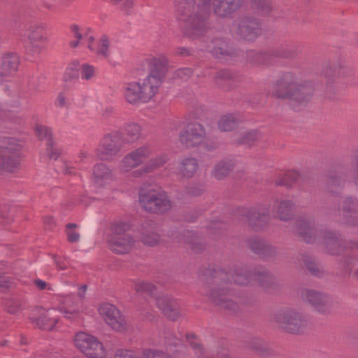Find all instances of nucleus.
<instances>
[{
  "mask_svg": "<svg viewBox=\"0 0 358 358\" xmlns=\"http://www.w3.org/2000/svg\"><path fill=\"white\" fill-rule=\"evenodd\" d=\"M231 277L234 282L239 285H247L252 279L268 292L275 291L278 288L274 276L263 266L256 267L252 271H249L243 267L235 266L230 270L229 273L221 268L206 269L203 278L206 294L216 306L232 312H236L238 306L234 301L227 299L231 290Z\"/></svg>",
  "mask_w": 358,
  "mask_h": 358,
  "instance_id": "f257e3e1",
  "label": "nucleus"
},
{
  "mask_svg": "<svg viewBox=\"0 0 358 358\" xmlns=\"http://www.w3.org/2000/svg\"><path fill=\"white\" fill-rule=\"evenodd\" d=\"M211 1L174 0L176 17L185 36L199 38L210 29Z\"/></svg>",
  "mask_w": 358,
  "mask_h": 358,
  "instance_id": "f03ea898",
  "label": "nucleus"
},
{
  "mask_svg": "<svg viewBox=\"0 0 358 358\" xmlns=\"http://www.w3.org/2000/svg\"><path fill=\"white\" fill-rule=\"evenodd\" d=\"M310 82L301 83L292 71L283 72L272 85L271 96L278 99L289 100L299 105L306 104L313 94Z\"/></svg>",
  "mask_w": 358,
  "mask_h": 358,
  "instance_id": "7ed1b4c3",
  "label": "nucleus"
},
{
  "mask_svg": "<svg viewBox=\"0 0 358 358\" xmlns=\"http://www.w3.org/2000/svg\"><path fill=\"white\" fill-rule=\"evenodd\" d=\"M301 52V45L287 40L277 44L265 52L252 51L249 54L251 62L255 65H273L278 59H293Z\"/></svg>",
  "mask_w": 358,
  "mask_h": 358,
  "instance_id": "20e7f679",
  "label": "nucleus"
},
{
  "mask_svg": "<svg viewBox=\"0 0 358 358\" xmlns=\"http://www.w3.org/2000/svg\"><path fill=\"white\" fill-rule=\"evenodd\" d=\"M273 321L284 331L292 334H302L309 328L306 316L294 308H285L278 310Z\"/></svg>",
  "mask_w": 358,
  "mask_h": 358,
  "instance_id": "39448f33",
  "label": "nucleus"
},
{
  "mask_svg": "<svg viewBox=\"0 0 358 358\" xmlns=\"http://www.w3.org/2000/svg\"><path fill=\"white\" fill-rule=\"evenodd\" d=\"M139 203L145 211L155 214L164 213L171 208V202L166 192L152 186L140 188Z\"/></svg>",
  "mask_w": 358,
  "mask_h": 358,
  "instance_id": "423d86ee",
  "label": "nucleus"
},
{
  "mask_svg": "<svg viewBox=\"0 0 358 358\" xmlns=\"http://www.w3.org/2000/svg\"><path fill=\"white\" fill-rule=\"evenodd\" d=\"M155 81L150 82L148 79L138 81H131L125 84L123 96L125 101L132 105L138 106L148 103L158 92Z\"/></svg>",
  "mask_w": 358,
  "mask_h": 358,
  "instance_id": "0eeeda50",
  "label": "nucleus"
},
{
  "mask_svg": "<svg viewBox=\"0 0 358 358\" xmlns=\"http://www.w3.org/2000/svg\"><path fill=\"white\" fill-rule=\"evenodd\" d=\"M21 148L18 141L13 138H6L0 143V176L20 169Z\"/></svg>",
  "mask_w": 358,
  "mask_h": 358,
  "instance_id": "6e6552de",
  "label": "nucleus"
},
{
  "mask_svg": "<svg viewBox=\"0 0 358 358\" xmlns=\"http://www.w3.org/2000/svg\"><path fill=\"white\" fill-rule=\"evenodd\" d=\"M123 147L122 137L119 131L105 135L96 150V155L101 161H110L118 155Z\"/></svg>",
  "mask_w": 358,
  "mask_h": 358,
  "instance_id": "1a4fd4ad",
  "label": "nucleus"
},
{
  "mask_svg": "<svg viewBox=\"0 0 358 358\" xmlns=\"http://www.w3.org/2000/svg\"><path fill=\"white\" fill-rule=\"evenodd\" d=\"M74 343L76 348L89 358H103L106 356L103 344L86 333H78L75 336Z\"/></svg>",
  "mask_w": 358,
  "mask_h": 358,
  "instance_id": "9d476101",
  "label": "nucleus"
},
{
  "mask_svg": "<svg viewBox=\"0 0 358 358\" xmlns=\"http://www.w3.org/2000/svg\"><path fill=\"white\" fill-rule=\"evenodd\" d=\"M206 137L204 127L199 122H192L188 123L181 130L179 140L181 144L187 148H194L203 143Z\"/></svg>",
  "mask_w": 358,
  "mask_h": 358,
  "instance_id": "9b49d317",
  "label": "nucleus"
},
{
  "mask_svg": "<svg viewBox=\"0 0 358 358\" xmlns=\"http://www.w3.org/2000/svg\"><path fill=\"white\" fill-rule=\"evenodd\" d=\"M99 312L113 330L118 332H125L128 330L124 315L114 305L109 303H101Z\"/></svg>",
  "mask_w": 358,
  "mask_h": 358,
  "instance_id": "f8f14e48",
  "label": "nucleus"
},
{
  "mask_svg": "<svg viewBox=\"0 0 358 358\" xmlns=\"http://www.w3.org/2000/svg\"><path fill=\"white\" fill-rule=\"evenodd\" d=\"M324 239V244L325 249L329 255H341L348 254V249L358 248V243L350 241L348 245H345V243L338 238L336 233L324 230L320 231Z\"/></svg>",
  "mask_w": 358,
  "mask_h": 358,
  "instance_id": "ddd939ff",
  "label": "nucleus"
},
{
  "mask_svg": "<svg viewBox=\"0 0 358 358\" xmlns=\"http://www.w3.org/2000/svg\"><path fill=\"white\" fill-rule=\"evenodd\" d=\"M301 296L304 301L311 304L318 313L325 315L334 313L333 301L325 294L313 289H304L302 291Z\"/></svg>",
  "mask_w": 358,
  "mask_h": 358,
  "instance_id": "4468645a",
  "label": "nucleus"
},
{
  "mask_svg": "<svg viewBox=\"0 0 358 358\" xmlns=\"http://www.w3.org/2000/svg\"><path fill=\"white\" fill-rule=\"evenodd\" d=\"M262 32L261 22L252 16H242L238 20L237 35L242 39L252 41Z\"/></svg>",
  "mask_w": 358,
  "mask_h": 358,
  "instance_id": "2eb2a0df",
  "label": "nucleus"
},
{
  "mask_svg": "<svg viewBox=\"0 0 358 358\" xmlns=\"http://www.w3.org/2000/svg\"><path fill=\"white\" fill-rule=\"evenodd\" d=\"M150 155L151 150L148 147H139L123 157L119 166L120 169L124 173L129 172L145 163Z\"/></svg>",
  "mask_w": 358,
  "mask_h": 358,
  "instance_id": "dca6fc26",
  "label": "nucleus"
},
{
  "mask_svg": "<svg viewBox=\"0 0 358 358\" xmlns=\"http://www.w3.org/2000/svg\"><path fill=\"white\" fill-rule=\"evenodd\" d=\"M27 38L29 50L33 55H39L45 48L48 42L45 27L43 24L31 26Z\"/></svg>",
  "mask_w": 358,
  "mask_h": 358,
  "instance_id": "f3484780",
  "label": "nucleus"
},
{
  "mask_svg": "<svg viewBox=\"0 0 358 358\" xmlns=\"http://www.w3.org/2000/svg\"><path fill=\"white\" fill-rule=\"evenodd\" d=\"M342 206L339 208V220L344 224L358 229V203L352 197L341 200Z\"/></svg>",
  "mask_w": 358,
  "mask_h": 358,
  "instance_id": "a211bd4d",
  "label": "nucleus"
},
{
  "mask_svg": "<svg viewBox=\"0 0 358 358\" xmlns=\"http://www.w3.org/2000/svg\"><path fill=\"white\" fill-rule=\"evenodd\" d=\"M168 60L165 57L152 58L149 64V74L145 78L150 82L155 81L156 90L159 91L167 71Z\"/></svg>",
  "mask_w": 358,
  "mask_h": 358,
  "instance_id": "6ab92c4d",
  "label": "nucleus"
},
{
  "mask_svg": "<svg viewBox=\"0 0 358 358\" xmlns=\"http://www.w3.org/2000/svg\"><path fill=\"white\" fill-rule=\"evenodd\" d=\"M242 213L246 217L249 224L256 231L262 229L268 219V210L265 207L243 208Z\"/></svg>",
  "mask_w": 358,
  "mask_h": 358,
  "instance_id": "aec40b11",
  "label": "nucleus"
},
{
  "mask_svg": "<svg viewBox=\"0 0 358 358\" xmlns=\"http://www.w3.org/2000/svg\"><path fill=\"white\" fill-rule=\"evenodd\" d=\"M157 307L170 320L176 321L181 316L178 303L168 296H161L155 299Z\"/></svg>",
  "mask_w": 358,
  "mask_h": 358,
  "instance_id": "412c9836",
  "label": "nucleus"
},
{
  "mask_svg": "<svg viewBox=\"0 0 358 358\" xmlns=\"http://www.w3.org/2000/svg\"><path fill=\"white\" fill-rule=\"evenodd\" d=\"M20 64V57L15 53H7L2 56L0 65V83L7 80L15 74Z\"/></svg>",
  "mask_w": 358,
  "mask_h": 358,
  "instance_id": "4be33fe9",
  "label": "nucleus"
},
{
  "mask_svg": "<svg viewBox=\"0 0 358 358\" xmlns=\"http://www.w3.org/2000/svg\"><path fill=\"white\" fill-rule=\"evenodd\" d=\"M134 243L135 241L130 234L111 236L108 240L110 249L119 255L129 253L132 250Z\"/></svg>",
  "mask_w": 358,
  "mask_h": 358,
  "instance_id": "5701e85b",
  "label": "nucleus"
},
{
  "mask_svg": "<svg viewBox=\"0 0 358 358\" xmlns=\"http://www.w3.org/2000/svg\"><path fill=\"white\" fill-rule=\"evenodd\" d=\"M245 0H214L213 10L222 17H230L243 4Z\"/></svg>",
  "mask_w": 358,
  "mask_h": 358,
  "instance_id": "b1692460",
  "label": "nucleus"
},
{
  "mask_svg": "<svg viewBox=\"0 0 358 358\" xmlns=\"http://www.w3.org/2000/svg\"><path fill=\"white\" fill-rule=\"evenodd\" d=\"M36 131L39 140H47L46 150L50 159L57 160L62 154V150L54 147L52 134L50 129L45 126L41 125L36 127Z\"/></svg>",
  "mask_w": 358,
  "mask_h": 358,
  "instance_id": "393cba45",
  "label": "nucleus"
},
{
  "mask_svg": "<svg viewBox=\"0 0 358 358\" xmlns=\"http://www.w3.org/2000/svg\"><path fill=\"white\" fill-rule=\"evenodd\" d=\"M248 247L256 254L263 257L273 256L275 249L268 242L258 237H252L247 241Z\"/></svg>",
  "mask_w": 358,
  "mask_h": 358,
  "instance_id": "a878e982",
  "label": "nucleus"
},
{
  "mask_svg": "<svg viewBox=\"0 0 358 358\" xmlns=\"http://www.w3.org/2000/svg\"><path fill=\"white\" fill-rule=\"evenodd\" d=\"M215 85L224 91L233 89L238 84L236 76L231 71L224 69L219 71L214 78Z\"/></svg>",
  "mask_w": 358,
  "mask_h": 358,
  "instance_id": "bb28decb",
  "label": "nucleus"
},
{
  "mask_svg": "<svg viewBox=\"0 0 358 358\" xmlns=\"http://www.w3.org/2000/svg\"><path fill=\"white\" fill-rule=\"evenodd\" d=\"M199 169L197 160L194 157L183 159L178 164V175L181 178H191L196 173Z\"/></svg>",
  "mask_w": 358,
  "mask_h": 358,
  "instance_id": "cd10ccee",
  "label": "nucleus"
},
{
  "mask_svg": "<svg viewBox=\"0 0 358 358\" xmlns=\"http://www.w3.org/2000/svg\"><path fill=\"white\" fill-rule=\"evenodd\" d=\"M123 142L134 143L141 136L142 128L141 125L136 122H129L125 124L120 133Z\"/></svg>",
  "mask_w": 358,
  "mask_h": 358,
  "instance_id": "c85d7f7f",
  "label": "nucleus"
},
{
  "mask_svg": "<svg viewBox=\"0 0 358 358\" xmlns=\"http://www.w3.org/2000/svg\"><path fill=\"white\" fill-rule=\"evenodd\" d=\"M245 348L261 357L267 358L272 355V351L267 344L257 338H251L245 341Z\"/></svg>",
  "mask_w": 358,
  "mask_h": 358,
  "instance_id": "c756f323",
  "label": "nucleus"
},
{
  "mask_svg": "<svg viewBox=\"0 0 358 358\" xmlns=\"http://www.w3.org/2000/svg\"><path fill=\"white\" fill-rule=\"evenodd\" d=\"M297 232L307 243H314L316 240L317 234H318V231L312 227L311 223L306 220L298 221Z\"/></svg>",
  "mask_w": 358,
  "mask_h": 358,
  "instance_id": "7c9ffc66",
  "label": "nucleus"
},
{
  "mask_svg": "<svg viewBox=\"0 0 358 358\" xmlns=\"http://www.w3.org/2000/svg\"><path fill=\"white\" fill-rule=\"evenodd\" d=\"M93 176L95 183L103 186L106 180L113 178L111 169L105 164L100 163L93 167Z\"/></svg>",
  "mask_w": 358,
  "mask_h": 358,
  "instance_id": "2f4dec72",
  "label": "nucleus"
},
{
  "mask_svg": "<svg viewBox=\"0 0 358 358\" xmlns=\"http://www.w3.org/2000/svg\"><path fill=\"white\" fill-rule=\"evenodd\" d=\"M33 322H36L38 327L43 330L51 331L54 329L55 324L59 321V317L54 315L52 313L47 311L41 314L36 320L31 319Z\"/></svg>",
  "mask_w": 358,
  "mask_h": 358,
  "instance_id": "473e14b6",
  "label": "nucleus"
},
{
  "mask_svg": "<svg viewBox=\"0 0 358 358\" xmlns=\"http://www.w3.org/2000/svg\"><path fill=\"white\" fill-rule=\"evenodd\" d=\"M168 161L166 155H160L155 158L151 159L142 169L134 172L136 177H140L143 174L152 172L155 169L164 166Z\"/></svg>",
  "mask_w": 358,
  "mask_h": 358,
  "instance_id": "72a5a7b5",
  "label": "nucleus"
},
{
  "mask_svg": "<svg viewBox=\"0 0 358 358\" xmlns=\"http://www.w3.org/2000/svg\"><path fill=\"white\" fill-rule=\"evenodd\" d=\"M343 171L331 173L327 178L326 189L327 192L337 193L344 185L345 180Z\"/></svg>",
  "mask_w": 358,
  "mask_h": 358,
  "instance_id": "f704fd0d",
  "label": "nucleus"
},
{
  "mask_svg": "<svg viewBox=\"0 0 358 358\" xmlns=\"http://www.w3.org/2000/svg\"><path fill=\"white\" fill-rule=\"evenodd\" d=\"M241 122L242 118L238 114L229 113L220 118L218 127L222 131H229L236 129Z\"/></svg>",
  "mask_w": 358,
  "mask_h": 358,
  "instance_id": "c9c22d12",
  "label": "nucleus"
},
{
  "mask_svg": "<svg viewBox=\"0 0 358 358\" xmlns=\"http://www.w3.org/2000/svg\"><path fill=\"white\" fill-rule=\"evenodd\" d=\"M25 304V299L21 297L6 299L3 301L6 311L12 315L20 313L24 309Z\"/></svg>",
  "mask_w": 358,
  "mask_h": 358,
  "instance_id": "e433bc0d",
  "label": "nucleus"
},
{
  "mask_svg": "<svg viewBox=\"0 0 358 358\" xmlns=\"http://www.w3.org/2000/svg\"><path fill=\"white\" fill-rule=\"evenodd\" d=\"M233 167L234 164L230 160L220 161L215 165L213 175L217 180H223L229 175Z\"/></svg>",
  "mask_w": 358,
  "mask_h": 358,
  "instance_id": "4c0bfd02",
  "label": "nucleus"
},
{
  "mask_svg": "<svg viewBox=\"0 0 358 358\" xmlns=\"http://www.w3.org/2000/svg\"><path fill=\"white\" fill-rule=\"evenodd\" d=\"M80 64L78 61H74L69 64L66 68L64 76V81L65 83V87H68L69 85L75 81H77L79 78V69Z\"/></svg>",
  "mask_w": 358,
  "mask_h": 358,
  "instance_id": "58836bf2",
  "label": "nucleus"
},
{
  "mask_svg": "<svg viewBox=\"0 0 358 358\" xmlns=\"http://www.w3.org/2000/svg\"><path fill=\"white\" fill-rule=\"evenodd\" d=\"M251 5L253 9L262 15H268L274 10L271 0H251Z\"/></svg>",
  "mask_w": 358,
  "mask_h": 358,
  "instance_id": "ea45409f",
  "label": "nucleus"
},
{
  "mask_svg": "<svg viewBox=\"0 0 358 358\" xmlns=\"http://www.w3.org/2000/svg\"><path fill=\"white\" fill-rule=\"evenodd\" d=\"M261 138L262 135L257 131L252 130L244 134L237 140L236 143L238 145L250 147L256 145Z\"/></svg>",
  "mask_w": 358,
  "mask_h": 358,
  "instance_id": "a19ab883",
  "label": "nucleus"
},
{
  "mask_svg": "<svg viewBox=\"0 0 358 358\" xmlns=\"http://www.w3.org/2000/svg\"><path fill=\"white\" fill-rule=\"evenodd\" d=\"M160 236L152 229L143 228L141 231V241L148 246H155L159 242Z\"/></svg>",
  "mask_w": 358,
  "mask_h": 358,
  "instance_id": "79ce46f5",
  "label": "nucleus"
},
{
  "mask_svg": "<svg viewBox=\"0 0 358 358\" xmlns=\"http://www.w3.org/2000/svg\"><path fill=\"white\" fill-rule=\"evenodd\" d=\"M293 203L290 201H282L278 206L277 213L279 218L283 221H288L293 215Z\"/></svg>",
  "mask_w": 358,
  "mask_h": 358,
  "instance_id": "37998d69",
  "label": "nucleus"
},
{
  "mask_svg": "<svg viewBox=\"0 0 358 358\" xmlns=\"http://www.w3.org/2000/svg\"><path fill=\"white\" fill-rule=\"evenodd\" d=\"M213 45L212 52L216 56L228 55L230 54V46L229 43L222 38H216L212 41Z\"/></svg>",
  "mask_w": 358,
  "mask_h": 358,
  "instance_id": "c03bdc74",
  "label": "nucleus"
},
{
  "mask_svg": "<svg viewBox=\"0 0 358 358\" xmlns=\"http://www.w3.org/2000/svg\"><path fill=\"white\" fill-rule=\"evenodd\" d=\"M299 178L300 175L297 172H289L282 179L276 180L275 184L277 186H285L287 188L292 187Z\"/></svg>",
  "mask_w": 358,
  "mask_h": 358,
  "instance_id": "a18cd8bd",
  "label": "nucleus"
},
{
  "mask_svg": "<svg viewBox=\"0 0 358 358\" xmlns=\"http://www.w3.org/2000/svg\"><path fill=\"white\" fill-rule=\"evenodd\" d=\"M164 345L167 350L177 352L179 350H173V348H180L182 346V341L172 333L167 332L164 337Z\"/></svg>",
  "mask_w": 358,
  "mask_h": 358,
  "instance_id": "49530a36",
  "label": "nucleus"
},
{
  "mask_svg": "<svg viewBox=\"0 0 358 358\" xmlns=\"http://www.w3.org/2000/svg\"><path fill=\"white\" fill-rule=\"evenodd\" d=\"M184 239L185 243L189 244L195 252H200L204 249V245L199 241L198 237L194 238V234L192 231H188Z\"/></svg>",
  "mask_w": 358,
  "mask_h": 358,
  "instance_id": "de8ad7c7",
  "label": "nucleus"
},
{
  "mask_svg": "<svg viewBox=\"0 0 358 358\" xmlns=\"http://www.w3.org/2000/svg\"><path fill=\"white\" fill-rule=\"evenodd\" d=\"M142 358H176V355H170L160 350L145 349L142 352Z\"/></svg>",
  "mask_w": 358,
  "mask_h": 358,
  "instance_id": "09e8293b",
  "label": "nucleus"
},
{
  "mask_svg": "<svg viewBox=\"0 0 358 358\" xmlns=\"http://www.w3.org/2000/svg\"><path fill=\"white\" fill-rule=\"evenodd\" d=\"M109 45L110 42L108 36L103 35L99 40V47L96 50L97 56L107 59L109 57Z\"/></svg>",
  "mask_w": 358,
  "mask_h": 358,
  "instance_id": "8fccbe9b",
  "label": "nucleus"
},
{
  "mask_svg": "<svg viewBox=\"0 0 358 358\" xmlns=\"http://www.w3.org/2000/svg\"><path fill=\"white\" fill-rule=\"evenodd\" d=\"M78 225L74 223H69L66 225L65 233L67 237V241L69 243H77L80 239V234L74 230L77 228Z\"/></svg>",
  "mask_w": 358,
  "mask_h": 358,
  "instance_id": "3c124183",
  "label": "nucleus"
},
{
  "mask_svg": "<svg viewBox=\"0 0 358 358\" xmlns=\"http://www.w3.org/2000/svg\"><path fill=\"white\" fill-rule=\"evenodd\" d=\"M134 289L138 293L152 294L156 289V287L150 282L141 281L135 283Z\"/></svg>",
  "mask_w": 358,
  "mask_h": 358,
  "instance_id": "603ef678",
  "label": "nucleus"
},
{
  "mask_svg": "<svg viewBox=\"0 0 358 358\" xmlns=\"http://www.w3.org/2000/svg\"><path fill=\"white\" fill-rule=\"evenodd\" d=\"M355 75L353 69L348 66H339L337 69V77H341L347 80H352Z\"/></svg>",
  "mask_w": 358,
  "mask_h": 358,
  "instance_id": "864d4df0",
  "label": "nucleus"
},
{
  "mask_svg": "<svg viewBox=\"0 0 358 358\" xmlns=\"http://www.w3.org/2000/svg\"><path fill=\"white\" fill-rule=\"evenodd\" d=\"M303 261L312 275L320 276L322 274V271H320L317 264L312 260L311 257L305 256Z\"/></svg>",
  "mask_w": 358,
  "mask_h": 358,
  "instance_id": "5fc2aeb1",
  "label": "nucleus"
},
{
  "mask_svg": "<svg viewBox=\"0 0 358 358\" xmlns=\"http://www.w3.org/2000/svg\"><path fill=\"white\" fill-rule=\"evenodd\" d=\"M130 228V225L126 222H117L113 224L112 226V236H122L123 234H127L124 233L128 231Z\"/></svg>",
  "mask_w": 358,
  "mask_h": 358,
  "instance_id": "6e6d98bb",
  "label": "nucleus"
},
{
  "mask_svg": "<svg viewBox=\"0 0 358 358\" xmlns=\"http://www.w3.org/2000/svg\"><path fill=\"white\" fill-rule=\"evenodd\" d=\"M338 67H332L331 65L326 64L322 70V75L329 81L333 80L337 77Z\"/></svg>",
  "mask_w": 358,
  "mask_h": 358,
  "instance_id": "4d7b16f0",
  "label": "nucleus"
},
{
  "mask_svg": "<svg viewBox=\"0 0 358 358\" xmlns=\"http://www.w3.org/2000/svg\"><path fill=\"white\" fill-rule=\"evenodd\" d=\"M114 358H142V355H138L137 352L133 350L120 349L116 351Z\"/></svg>",
  "mask_w": 358,
  "mask_h": 358,
  "instance_id": "13d9d810",
  "label": "nucleus"
},
{
  "mask_svg": "<svg viewBox=\"0 0 358 358\" xmlns=\"http://www.w3.org/2000/svg\"><path fill=\"white\" fill-rule=\"evenodd\" d=\"M353 264V259L350 257H346L340 262V269L343 275H349L351 271V266Z\"/></svg>",
  "mask_w": 358,
  "mask_h": 358,
  "instance_id": "bf43d9fd",
  "label": "nucleus"
},
{
  "mask_svg": "<svg viewBox=\"0 0 358 358\" xmlns=\"http://www.w3.org/2000/svg\"><path fill=\"white\" fill-rule=\"evenodd\" d=\"M71 30L73 34V36L77 39L75 41H71L69 45L75 48L79 45L80 41L83 38V35L80 31V27L77 24H73L71 26Z\"/></svg>",
  "mask_w": 358,
  "mask_h": 358,
  "instance_id": "052dcab7",
  "label": "nucleus"
},
{
  "mask_svg": "<svg viewBox=\"0 0 358 358\" xmlns=\"http://www.w3.org/2000/svg\"><path fill=\"white\" fill-rule=\"evenodd\" d=\"M208 229L211 234L215 236L217 235L216 230H217V234H220L225 229V225L220 221H213Z\"/></svg>",
  "mask_w": 358,
  "mask_h": 358,
  "instance_id": "680f3d73",
  "label": "nucleus"
},
{
  "mask_svg": "<svg viewBox=\"0 0 358 358\" xmlns=\"http://www.w3.org/2000/svg\"><path fill=\"white\" fill-rule=\"evenodd\" d=\"M82 78L85 80H90L94 74V69L93 66L88 64H84L81 66Z\"/></svg>",
  "mask_w": 358,
  "mask_h": 358,
  "instance_id": "e2e57ef3",
  "label": "nucleus"
},
{
  "mask_svg": "<svg viewBox=\"0 0 358 358\" xmlns=\"http://www.w3.org/2000/svg\"><path fill=\"white\" fill-rule=\"evenodd\" d=\"M62 312L64 314V317L71 320H76L80 316V310L78 308L69 309L64 307Z\"/></svg>",
  "mask_w": 358,
  "mask_h": 358,
  "instance_id": "0e129e2a",
  "label": "nucleus"
},
{
  "mask_svg": "<svg viewBox=\"0 0 358 358\" xmlns=\"http://www.w3.org/2000/svg\"><path fill=\"white\" fill-rule=\"evenodd\" d=\"M216 358H234L229 353L227 346L223 343L218 346L216 352Z\"/></svg>",
  "mask_w": 358,
  "mask_h": 358,
  "instance_id": "69168bd1",
  "label": "nucleus"
},
{
  "mask_svg": "<svg viewBox=\"0 0 358 358\" xmlns=\"http://www.w3.org/2000/svg\"><path fill=\"white\" fill-rule=\"evenodd\" d=\"M191 347L194 351V353L197 357H205V358H211L204 353V350L203 346L198 343H192Z\"/></svg>",
  "mask_w": 358,
  "mask_h": 358,
  "instance_id": "338daca9",
  "label": "nucleus"
},
{
  "mask_svg": "<svg viewBox=\"0 0 358 358\" xmlns=\"http://www.w3.org/2000/svg\"><path fill=\"white\" fill-rule=\"evenodd\" d=\"M56 267L58 270H64L67 268V264L65 258L62 257H58L56 255L52 256Z\"/></svg>",
  "mask_w": 358,
  "mask_h": 358,
  "instance_id": "774afa93",
  "label": "nucleus"
}]
</instances>
